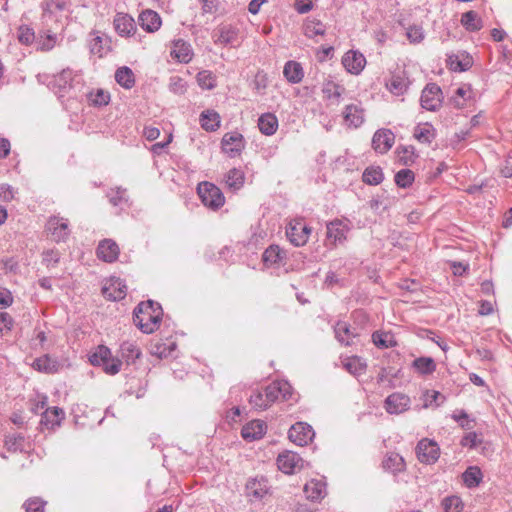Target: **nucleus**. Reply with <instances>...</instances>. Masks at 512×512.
<instances>
[{"label":"nucleus","mask_w":512,"mask_h":512,"mask_svg":"<svg viewBox=\"0 0 512 512\" xmlns=\"http://www.w3.org/2000/svg\"><path fill=\"white\" fill-rule=\"evenodd\" d=\"M162 308L149 300L138 304L134 311V323L143 333H153L161 324Z\"/></svg>","instance_id":"nucleus-1"},{"label":"nucleus","mask_w":512,"mask_h":512,"mask_svg":"<svg viewBox=\"0 0 512 512\" xmlns=\"http://www.w3.org/2000/svg\"><path fill=\"white\" fill-rule=\"evenodd\" d=\"M89 361L93 366H99L106 374L115 375L120 372L122 361L112 355L111 350L99 345L90 355Z\"/></svg>","instance_id":"nucleus-2"},{"label":"nucleus","mask_w":512,"mask_h":512,"mask_svg":"<svg viewBox=\"0 0 512 512\" xmlns=\"http://www.w3.org/2000/svg\"><path fill=\"white\" fill-rule=\"evenodd\" d=\"M197 193L202 203L210 209L217 210L225 203V197L222 191L213 183H200L197 187Z\"/></svg>","instance_id":"nucleus-3"},{"label":"nucleus","mask_w":512,"mask_h":512,"mask_svg":"<svg viewBox=\"0 0 512 512\" xmlns=\"http://www.w3.org/2000/svg\"><path fill=\"white\" fill-rule=\"evenodd\" d=\"M303 493L309 502L321 503L328 495V483L326 477L318 476L310 478L303 486Z\"/></svg>","instance_id":"nucleus-4"},{"label":"nucleus","mask_w":512,"mask_h":512,"mask_svg":"<svg viewBox=\"0 0 512 512\" xmlns=\"http://www.w3.org/2000/svg\"><path fill=\"white\" fill-rule=\"evenodd\" d=\"M311 229L302 219L291 220L286 229L289 241L296 247L304 246L309 239Z\"/></svg>","instance_id":"nucleus-5"},{"label":"nucleus","mask_w":512,"mask_h":512,"mask_svg":"<svg viewBox=\"0 0 512 512\" xmlns=\"http://www.w3.org/2000/svg\"><path fill=\"white\" fill-rule=\"evenodd\" d=\"M245 148V140L239 132L225 133L221 140V149L230 158L240 156Z\"/></svg>","instance_id":"nucleus-6"},{"label":"nucleus","mask_w":512,"mask_h":512,"mask_svg":"<svg viewBox=\"0 0 512 512\" xmlns=\"http://www.w3.org/2000/svg\"><path fill=\"white\" fill-rule=\"evenodd\" d=\"M277 467L283 473L292 475L304 467V460L297 453L287 450L278 455Z\"/></svg>","instance_id":"nucleus-7"},{"label":"nucleus","mask_w":512,"mask_h":512,"mask_svg":"<svg viewBox=\"0 0 512 512\" xmlns=\"http://www.w3.org/2000/svg\"><path fill=\"white\" fill-rule=\"evenodd\" d=\"M416 454L421 463L433 464L439 459L440 448L435 441L424 438L417 444Z\"/></svg>","instance_id":"nucleus-8"},{"label":"nucleus","mask_w":512,"mask_h":512,"mask_svg":"<svg viewBox=\"0 0 512 512\" xmlns=\"http://www.w3.org/2000/svg\"><path fill=\"white\" fill-rule=\"evenodd\" d=\"M421 106L428 111H436L443 102V94L440 87L434 83L428 84L421 94Z\"/></svg>","instance_id":"nucleus-9"},{"label":"nucleus","mask_w":512,"mask_h":512,"mask_svg":"<svg viewBox=\"0 0 512 512\" xmlns=\"http://www.w3.org/2000/svg\"><path fill=\"white\" fill-rule=\"evenodd\" d=\"M315 436L313 428L305 422H297L291 426L288 437L291 442L299 446L310 443Z\"/></svg>","instance_id":"nucleus-10"},{"label":"nucleus","mask_w":512,"mask_h":512,"mask_svg":"<svg viewBox=\"0 0 512 512\" xmlns=\"http://www.w3.org/2000/svg\"><path fill=\"white\" fill-rule=\"evenodd\" d=\"M409 85L407 73L403 67L397 66L391 72L389 79L386 81V88L394 95H403Z\"/></svg>","instance_id":"nucleus-11"},{"label":"nucleus","mask_w":512,"mask_h":512,"mask_svg":"<svg viewBox=\"0 0 512 512\" xmlns=\"http://www.w3.org/2000/svg\"><path fill=\"white\" fill-rule=\"evenodd\" d=\"M46 231L53 241H65L69 236L68 220L57 216L50 217L46 224Z\"/></svg>","instance_id":"nucleus-12"},{"label":"nucleus","mask_w":512,"mask_h":512,"mask_svg":"<svg viewBox=\"0 0 512 512\" xmlns=\"http://www.w3.org/2000/svg\"><path fill=\"white\" fill-rule=\"evenodd\" d=\"M326 228L327 241H329L333 247L337 246L338 243H343L350 230L348 223L339 219L327 223Z\"/></svg>","instance_id":"nucleus-13"},{"label":"nucleus","mask_w":512,"mask_h":512,"mask_svg":"<svg viewBox=\"0 0 512 512\" xmlns=\"http://www.w3.org/2000/svg\"><path fill=\"white\" fill-rule=\"evenodd\" d=\"M102 293L109 300H122L127 294V286L120 278L113 276L105 281Z\"/></svg>","instance_id":"nucleus-14"},{"label":"nucleus","mask_w":512,"mask_h":512,"mask_svg":"<svg viewBox=\"0 0 512 512\" xmlns=\"http://www.w3.org/2000/svg\"><path fill=\"white\" fill-rule=\"evenodd\" d=\"M113 25L115 31L121 37H131L137 31V27L133 17L128 15L127 13H117L114 17Z\"/></svg>","instance_id":"nucleus-15"},{"label":"nucleus","mask_w":512,"mask_h":512,"mask_svg":"<svg viewBox=\"0 0 512 512\" xmlns=\"http://www.w3.org/2000/svg\"><path fill=\"white\" fill-rule=\"evenodd\" d=\"M191 45L182 39L171 42L170 56L179 63H189L193 58Z\"/></svg>","instance_id":"nucleus-16"},{"label":"nucleus","mask_w":512,"mask_h":512,"mask_svg":"<svg viewBox=\"0 0 512 512\" xmlns=\"http://www.w3.org/2000/svg\"><path fill=\"white\" fill-rule=\"evenodd\" d=\"M395 142V135L389 129H380L375 132L372 139V146L378 153H386Z\"/></svg>","instance_id":"nucleus-17"},{"label":"nucleus","mask_w":512,"mask_h":512,"mask_svg":"<svg viewBox=\"0 0 512 512\" xmlns=\"http://www.w3.org/2000/svg\"><path fill=\"white\" fill-rule=\"evenodd\" d=\"M342 64L349 73L358 75L364 69L366 59L362 53L350 50L344 54Z\"/></svg>","instance_id":"nucleus-18"},{"label":"nucleus","mask_w":512,"mask_h":512,"mask_svg":"<svg viewBox=\"0 0 512 512\" xmlns=\"http://www.w3.org/2000/svg\"><path fill=\"white\" fill-rule=\"evenodd\" d=\"M96 253L102 261L112 263L118 259L120 249L118 244L112 239H104L99 242Z\"/></svg>","instance_id":"nucleus-19"},{"label":"nucleus","mask_w":512,"mask_h":512,"mask_svg":"<svg viewBox=\"0 0 512 512\" xmlns=\"http://www.w3.org/2000/svg\"><path fill=\"white\" fill-rule=\"evenodd\" d=\"M410 398L402 393H393L385 400V409L390 414H400L408 410Z\"/></svg>","instance_id":"nucleus-20"},{"label":"nucleus","mask_w":512,"mask_h":512,"mask_svg":"<svg viewBox=\"0 0 512 512\" xmlns=\"http://www.w3.org/2000/svg\"><path fill=\"white\" fill-rule=\"evenodd\" d=\"M249 403L255 410L264 411L271 407L275 400L270 396V390L266 386L263 390L254 391L249 398Z\"/></svg>","instance_id":"nucleus-21"},{"label":"nucleus","mask_w":512,"mask_h":512,"mask_svg":"<svg viewBox=\"0 0 512 512\" xmlns=\"http://www.w3.org/2000/svg\"><path fill=\"white\" fill-rule=\"evenodd\" d=\"M140 26L148 33L158 31L162 25L160 15L150 9L142 11L138 17Z\"/></svg>","instance_id":"nucleus-22"},{"label":"nucleus","mask_w":512,"mask_h":512,"mask_svg":"<svg viewBox=\"0 0 512 512\" xmlns=\"http://www.w3.org/2000/svg\"><path fill=\"white\" fill-rule=\"evenodd\" d=\"M270 396H273L275 402L277 400L288 401L292 398L293 388L289 382L285 380H277L268 385Z\"/></svg>","instance_id":"nucleus-23"},{"label":"nucleus","mask_w":512,"mask_h":512,"mask_svg":"<svg viewBox=\"0 0 512 512\" xmlns=\"http://www.w3.org/2000/svg\"><path fill=\"white\" fill-rule=\"evenodd\" d=\"M266 424L261 420H253L243 426L241 435L247 441H254L262 438L266 433Z\"/></svg>","instance_id":"nucleus-24"},{"label":"nucleus","mask_w":512,"mask_h":512,"mask_svg":"<svg viewBox=\"0 0 512 512\" xmlns=\"http://www.w3.org/2000/svg\"><path fill=\"white\" fill-rule=\"evenodd\" d=\"M413 137L421 144H431L436 137L435 127L429 123H418L413 130Z\"/></svg>","instance_id":"nucleus-25"},{"label":"nucleus","mask_w":512,"mask_h":512,"mask_svg":"<svg viewBox=\"0 0 512 512\" xmlns=\"http://www.w3.org/2000/svg\"><path fill=\"white\" fill-rule=\"evenodd\" d=\"M343 118L347 126L357 128L364 122V110L356 104L347 105Z\"/></svg>","instance_id":"nucleus-26"},{"label":"nucleus","mask_w":512,"mask_h":512,"mask_svg":"<svg viewBox=\"0 0 512 512\" xmlns=\"http://www.w3.org/2000/svg\"><path fill=\"white\" fill-rule=\"evenodd\" d=\"M176 348V343L169 339H159L151 343L150 353L159 359L168 357Z\"/></svg>","instance_id":"nucleus-27"},{"label":"nucleus","mask_w":512,"mask_h":512,"mask_svg":"<svg viewBox=\"0 0 512 512\" xmlns=\"http://www.w3.org/2000/svg\"><path fill=\"white\" fill-rule=\"evenodd\" d=\"M283 75L289 83L297 84L303 80L304 70L299 62L291 60L285 63Z\"/></svg>","instance_id":"nucleus-28"},{"label":"nucleus","mask_w":512,"mask_h":512,"mask_svg":"<svg viewBox=\"0 0 512 512\" xmlns=\"http://www.w3.org/2000/svg\"><path fill=\"white\" fill-rule=\"evenodd\" d=\"M226 187L233 191L240 190L245 183V173L242 169L232 168L224 175Z\"/></svg>","instance_id":"nucleus-29"},{"label":"nucleus","mask_w":512,"mask_h":512,"mask_svg":"<svg viewBox=\"0 0 512 512\" xmlns=\"http://www.w3.org/2000/svg\"><path fill=\"white\" fill-rule=\"evenodd\" d=\"M201 127L208 132H214L219 129L221 118L215 110H205L200 114Z\"/></svg>","instance_id":"nucleus-30"},{"label":"nucleus","mask_w":512,"mask_h":512,"mask_svg":"<svg viewBox=\"0 0 512 512\" xmlns=\"http://www.w3.org/2000/svg\"><path fill=\"white\" fill-rule=\"evenodd\" d=\"M278 119L273 113H264L258 119V128L264 135L271 136L278 129Z\"/></svg>","instance_id":"nucleus-31"},{"label":"nucleus","mask_w":512,"mask_h":512,"mask_svg":"<svg viewBox=\"0 0 512 512\" xmlns=\"http://www.w3.org/2000/svg\"><path fill=\"white\" fill-rule=\"evenodd\" d=\"M383 467L385 470L390 471L393 474L402 472L405 470L406 464L401 455L395 452L387 454L383 461Z\"/></svg>","instance_id":"nucleus-32"},{"label":"nucleus","mask_w":512,"mask_h":512,"mask_svg":"<svg viewBox=\"0 0 512 512\" xmlns=\"http://www.w3.org/2000/svg\"><path fill=\"white\" fill-rule=\"evenodd\" d=\"M90 51L98 57H104L110 51L109 40L106 37L93 33V38L90 41Z\"/></svg>","instance_id":"nucleus-33"},{"label":"nucleus","mask_w":512,"mask_h":512,"mask_svg":"<svg viewBox=\"0 0 512 512\" xmlns=\"http://www.w3.org/2000/svg\"><path fill=\"white\" fill-rule=\"evenodd\" d=\"M343 366L350 374L356 377L364 375L367 369V364L357 356L344 359Z\"/></svg>","instance_id":"nucleus-34"},{"label":"nucleus","mask_w":512,"mask_h":512,"mask_svg":"<svg viewBox=\"0 0 512 512\" xmlns=\"http://www.w3.org/2000/svg\"><path fill=\"white\" fill-rule=\"evenodd\" d=\"M462 480L464 485L468 488H475L479 486L483 480L481 469L478 466L468 467L462 474Z\"/></svg>","instance_id":"nucleus-35"},{"label":"nucleus","mask_w":512,"mask_h":512,"mask_svg":"<svg viewBox=\"0 0 512 512\" xmlns=\"http://www.w3.org/2000/svg\"><path fill=\"white\" fill-rule=\"evenodd\" d=\"M120 351L127 363H134L142 354L140 347L134 341H124L120 346Z\"/></svg>","instance_id":"nucleus-36"},{"label":"nucleus","mask_w":512,"mask_h":512,"mask_svg":"<svg viewBox=\"0 0 512 512\" xmlns=\"http://www.w3.org/2000/svg\"><path fill=\"white\" fill-rule=\"evenodd\" d=\"M115 80L125 89H131L135 85L134 73L127 66L120 67L116 70Z\"/></svg>","instance_id":"nucleus-37"},{"label":"nucleus","mask_w":512,"mask_h":512,"mask_svg":"<svg viewBox=\"0 0 512 512\" xmlns=\"http://www.w3.org/2000/svg\"><path fill=\"white\" fill-rule=\"evenodd\" d=\"M63 414L58 407L47 408L43 413L42 423L48 428H53L60 424Z\"/></svg>","instance_id":"nucleus-38"},{"label":"nucleus","mask_w":512,"mask_h":512,"mask_svg":"<svg viewBox=\"0 0 512 512\" xmlns=\"http://www.w3.org/2000/svg\"><path fill=\"white\" fill-rule=\"evenodd\" d=\"M472 89L468 85H464L459 87L454 96L451 98V102L456 108H463L468 104V101L471 99Z\"/></svg>","instance_id":"nucleus-39"},{"label":"nucleus","mask_w":512,"mask_h":512,"mask_svg":"<svg viewBox=\"0 0 512 512\" xmlns=\"http://www.w3.org/2000/svg\"><path fill=\"white\" fill-rule=\"evenodd\" d=\"M412 366L421 375H429L436 370V363L431 357L416 358Z\"/></svg>","instance_id":"nucleus-40"},{"label":"nucleus","mask_w":512,"mask_h":512,"mask_svg":"<svg viewBox=\"0 0 512 512\" xmlns=\"http://www.w3.org/2000/svg\"><path fill=\"white\" fill-rule=\"evenodd\" d=\"M397 161L402 165H411L417 158L413 146H400L396 149Z\"/></svg>","instance_id":"nucleus-41"},{"label":"nucleus","mask_w":512,"mask_h":512,"mask_svg":"<svg viewBox=\"0 0 512 512\" xmlns=\"http://www.w3.org/2000/svg\"><path fill=\"white\" fill-rule=\"evenodd\" d=\"M344 91V88L342 86H340L339 84L331 81V80H327L323 83V86H322V93L324 95V98L328 99V100H339V98L341 97L342 93Z\"/></svg>","instance_id":"nucleus-42"},{"label":"nucleus","mask_w":512,"mask_h":512,"mask_svg":"<svg viewBox=\"0 0 512 512\" xmlns=\"http://www.w3.org/2000/svg\"><path fill=\"white\" fill-rule=\"evenodd\" d=\"M462 25L469 31H478L482 28V20L474 11H468L461 17Z\"/></svg>","instance_id":"nucleus-43"},{"label":"nucleus","mask_w":512,"mask_h":512,"mask_svg":"<svg viewBox=\"0 0 512 512\" xmlns=\"http://www.w3.org/2000/svg\"><path fill=\"white\" fill-rule=\"evenodd\" d=\"M325 33V26L317 20H308L304 24V34L306 37L315 39L318 36H323Z\"/></svg>","instance_id":"nucleus-44"},{"label":"nucleus","mask_w":512,"mask_h":512,"mask_svg":"<svg viewBox=\"0 0 512 512\" xmlns=\"http://www.w3.org/2000/svg\"><path fill=\"white\" fill-rule=\"evenodd\" d=\"M33 367L40 372L53 373L57 370V362L48 355H44L33 362Z\"/></svg>","instance_id":"nucleus-45"},{"label":"nucleus","mask_w":512,"mask_h":512,"mask_svg":"<svg viewBox=\"0 0 512 512\" xmlns=\"http://www.w3.org/2000/svg\"><path fill=\"white\" fill-rule=\"evenodd\" d=\"M444 512H462L464 503L457 495L445 497L441 502Z\"/></svg>","instance_id":"nucleus-46"},{"label":"nucleus","mask_w":512,"mask_h":512,"mask_svg":"<svg viewBox=\"0 0 512 512\" xmlns=\"http://www.w3.org/2000/svg\"><path fill=\"white\" fill-rule=\"evenodd\" d=\"M363 181L369 185H378L383 180V172L380 167H368L363 173Z\"/></svg>","instance_id":"nucleus-47"},{"label":"nucleus","mask_w":512,"mask_h":512,"mask_svg":"<svg viewBox=\"0 0 512 512\" xmlns=\"http://www.w3.org/2000/svg\"><path fill=\"white\" fill-rule=\"evenodd\" d=\"M335 333L338 340L346 345H349L354 337V333L350 331L346 322H338L335 326Z\"/></svg>","instance_id":"nucleus-48"},{"label":"nucleus","mask_w":512,"mask_h":512,"mask_svg":"<svg viewBox=\"0 0 512 512\" xmlns=\"http://www.w3.org/2000/svg\"><path fill=\"white\" fill-rule=\"evenodd\" d=\"M5 447L11 452L22 451L25 438L21 434L8 435L5 439Z\"/></svg>","instance_id":"nucleus-49"},{"label":"nucleus","mask_w":512,"mask_h":512,"mask_svg":"<svg viewBox=\"0 0 512 512\" xmlns=\"http://www.w3.org/2000/svg\"><path fill=\"white\" fill-rule=\"evenodd\" d=\"M197 82L202 89H213L216 86V76L207 70L197 74Z\"/></svg>","instance_id":"nucleus-50"},{"label":"nucleus","mask_w":512,"mask_h":512,"mask_svg":"<svg viewBox=\"0 0 512 512\" xmlns=\"http://www.w3.org/2000/svg\"><path fill=\"white\" fill-rule=\"evenodd\" d=\"M237 39V31L231 26H223L219 29L216 42L220 44L233 43Z\"/></svg>","instance_id":"nucleus-51"},{"label":"nucleus","mask_w":512,"mask_h":512,"mask_svg":"<svg viewBox=\"0 0 512 512\" xmlns=\"http://www.w3.org/2000/svg\"><path fill=\"white\" fill-rule=\"evenodd\" d=\"M414 173L409 169H402L395 175V182L399 187H409L414 182Z\"/></svg>","instance_id":"nucleus-52"},{"label":"nucleus","mask_w":512,"mask_h":512,"mask_svg":"<svg viewBox=\"0 0 512 512\" xmlns=\"http://www.w3.org/2000/svg\"><path fill=\"white\" fill-rule=\"evenodd\" d=\"M262 258L265 264H275L281 259V250L278 246L271 245L264 251Z\"/></svg>","instance_id":"nucleus-53"},{"label":"nucleus","mask_w":512,"mask_h":512,"mask_svg":"<svg viewBox=\"0 0 512 512\" xmlns=\"http://www.w3.org/2000/svg\"><path fill=\"white\" fill-rule=\"evenodd\" d=\"M18 40L24 45H31L35 40L34 30L26 25H22L17 31Z\"/></svg>","instance_id":"nucleus-54"},{"label":"nucleus","mask_w":512,"mask_h":512,"mask_svg":"<svg viewBox=\"0 0 512 512\" xmlns=\"http://www.w3.org/2000/svg\"><path fill=\"white\" fill-rule=\"evenodd\" d=\"M482 442H483V439H482L481 435L477 434L476 432H468L462 437L460 444L463 447L473 449V448H476L477 446L481 445Z\"/></svg>","instance_id":"nucleus-55"},{"label":"nucleus","mask_w":512,"mask_h":512,"mask_svg":"<svg viewBox=\"0 0 512 512\" xmlns=\"http://www.w3.org/2000/svg\"><path fill=\"white\" fill-rule=\"evenodd\" d=\"M91 101L94 105L105 106L110 101V95L108 92L98 89L95 93H91Z\"/></svg>","instance_id":"nucleus-56"},{"label":"nucleus","mask_w":512,"mask_h":512,"mask_svg":"<svg viewBox=\"0 0 512 512\" xmlns=\"http://www.w3.org/2000/svg\"><path fill=\"white\" fill-rule=\"evenodd\" d=\"M45 503L39 498H30L25 502L26 512H44Z\"/></svg>","instance_id":"nucleus-57"},{"label":"nucleus","mask_w":512,"mask_h":512,"mask_svg":"<svg viewBox=\"0 0 512 512\" xmlns=\"http://www.w3.org/2000/svg\"><path fill=\"white\" fill-rule=\"evenodd\" d=\"M452 418L457 421L460 426L464 429H471L473 428L474 421L469 419L468 415L464 411L455 412L452 415Z\"/></svg>","instance_id":"nucleus-58"},{"label":"nucleus","mask_w":512,"mask_h":512,"mask_svg":"<svg viewBox=\"0 0 512 512\" xmlns=\"http://www.w3.org/2000/svg\"><path fill=\"white\" fill-rule=\"evenodd\" d=\"M56 44V37L54 35H46L44 37H40L38 42V49L41 51H50L54 48Z\"/></svg>","instance_id":"nucleus-59"},{"label":"nucleus","mask_w":512,"mask_h":512,"mask_svg":"<svg viewBox=\"0 0 512 512\" xmlns=\"http://www.w3.org/2000/svg\"><path fill=\"white\" fill-rule=\"evenodd\" d=\"M406 34L411 43H419L424 38L422 28L418 26L409 27Z\"/></svg>","instance_id":"nucleus-60"},{"label":"nucleus","mask_w":512,"mask_h":512,"mask_svg":"<svg viewBox=\"0 0 512 512\" xmlns=\"http://www.w3.org/2000/svg\"><path fill=\"white\" fill-rule=\"evenodd\" d=\"M67 2L65 0H49L46 2L44 12L52 13L54 11H63L66 9Z\"/></svg>","instance_id":"nucleus-61"},{"label":"nucleus","mask_w":512,"mask_h":512,"mask_svg":"<svg viewBox=\"0 0 512 512\" xmlns=\"http://www.w3.org/2000/svg\"><path fill=\"white\" fill-rule=\"evenodd\" d=\"M13 303V296L11 292L6 289L0 287V308L9 307Z\"/></svg>","instance_id":"nucleus-62"},{"label":"nucleus","mask_w":512,"mask_h":512,"mask_svg":"<svg viewBox=\"0 0 512 512\" xmlns=\"http://www.w3.org/2000/svg\"><path fill=\"white\" fill-rule=\"evenodd\" d=\"M43 261L47 266L56 264L59 261V253L56 250H48L43 253Z\"/></svg>","instance_id":"nucleus-63"},{"label":"nucleus","mask_w":512,"mask_h":512,"mask_svg":"<svg viewBox=\"0 0 512 512\" xmlns=\"http://www.w3.org/2000/svg\"><path fill=\"white\" fill-rule=\"evenodd\" d=\"M143 135L148 141H154L160 136V130L156 127L146 126Z\"/></svg>","instance_id":"nucleus-64"}]
</instances>
